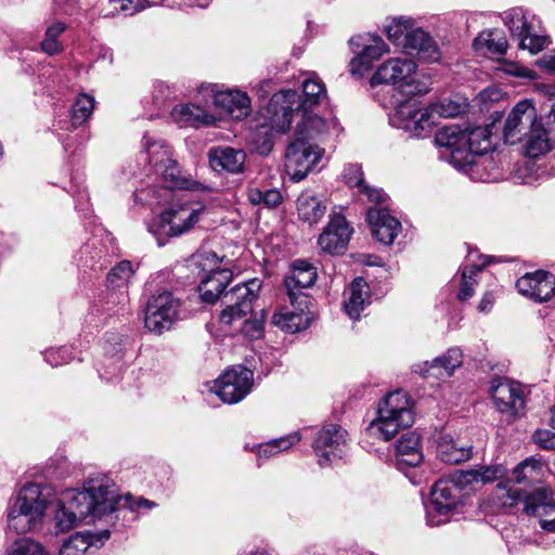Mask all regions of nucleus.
Here are the masks:
<instances>
[{
    "label": "nucleus",
    "instance_id": "42",
    "mask_svg": "<svg viewBox=\"0 0 555 555\" xmlns=\"http://www.w3.org/2000/svg\"><path fill=\"white\" fill-rule=\"evenodd\" d=\"M327 130L326 121L318 115H309L304 112V119L298 124L295 137H302L308 142L314 141Z\"/></svg>",
    "mask_w": 555,
    "mask_h": 555
},
{
    "label": "nucleus",
    "instance_id": "50",
    "mask_svg": "<svg viewBox=\"0 0 555 555\" xmlns=\"http://www.w3.org/2000/svg\"><path fill=\"white\" fill-rule=\"evenodd\" d=\"M325 92L322 82L314 79H307L302 83V100L300 107L304 112L319 103L320 96Z\"/></svg>",
    "mask_w": 555,
    "mask_h": 555
},
{
    "label": "nucleus",
    "instance_id": "28",
    "mask_svg": "<svg viewBox=\"0 0 555 555\" xmlns=\"http://www.w3.org/2000/svg\"><path fill=\"white\" fill-rule=\"evenodd\" d=\"M469 130L468 124L450 125L442 127L436 133V143L446 147L450 152V163L452 164V154L455 151H467L466 132Z\"/></svg>",
    "mask_w": 555,
    "mask_h": 555
},
{
    "label": "nucleus",
    "instance_id": "26",
    "mask_svg": "<svg viewBox=\"0 0 555 555\" xmlns=\"http://www.w3.org/2000/svg\"><path fill=\"white\" fill-rule=\"evenodd\" d=\"M209 164L214 170L240 173L244 169L246 154L243 150L230 146L214 147L208 153Z\"/></svg>",
    "mask_w": 555,
    "mask_h": 555
},
{
    "label": "nucleus",
    "instance_id": "43",
    "mask_svg": "<svg viewBox=\"0 0 555 555\" xmlns=\"http://www.w3.org/2000/svg\"><path fill=\"white\" fill-rule=\"evenodd\" d=\"M143 141L149 163L155 168V171L158 172L170 162L171 152L163 141H152L147 134L144 135Z\"/></svg>",
    "mask_w": 555,
    "mask_h": 555
},
{
    "label": "nucleus",
    "instance_id": "34",
    "mask_svg": "<svg viewBox=\"0 0 555 555\" xmlns=\"http://www.w3.org/2000/svg\"><path fill=\"white\" fill-rule=\"evenodd\" d=\"M300 300H296L293 311L276 312L272 317V323L288 333H297L308 326V318L304 314L307 304L299 306Z\"/></svg>",
    "mask_w": 555,
    "mask_h": 555
},
{
    "label": "nucleus",
    "instance_id": "40",
    "mask_svg": "<svg viewBox=\"0 0 555 555\" xmlns=\"http://www.w3.org/2000/svg\"><path fill=\"white\" fill-rule=\"evenodd\" d=\"M437 454L447 464H460L470 459L472 449L460 447L453 439L442 437L437 446Z\"/></svg>",
    "mask_w": 555,
    "mask_h": 555
},
{
    "label": "nucleus",
    "instance_id": "58",
    "mask_svg": "<svg viewBox=\"0 0 555 555\" xmlns=\"http://www.w3.org/2000/svg\"><path fill=\"white\" fill-rule=\"evenodd\" d=\"M300 434L295 431L285 437L274 439V444L276 447L278 453L281 451L288 450L292 446L300 441Z\"/></svg>",
    "mask_w": 555,
    "mask_h": 555
},
{
    "label": "nucleus",
    "instance_id": "39",
    "mask_svg": "<svg viewBox=\"0 0 555 555\" xmlns=\"http://www.w3.org/2000/svg\"><path fill=\"white\" fill-rule=\"evenodd\" d=\"M488 69L501 72L507 76L520 79L534 80L538 78L534 70L524 67L518 63L506 60L500 55L498 57L488 56Z\"/></svg>",
    "mask_w": 555,
    "mask_h": 555
},
{
    "label": "nucleus",
    "instance_id": "17",
    "mask_svg": "<svg viewBox=\"0 0 555 555\" xmlns=\"http://www.w3.org/2000/svg\"><path fill=\"white\" fill-rule=\"evenodd\" d=\"M292 267V273L285 278L284 286L289 302L295 305L296 300H300L299 306L301 307L302 304L308 302L302 289L311 287L315 283L318 276L317 268L306 260H296Z\"/></svg>",
    "mask_w": 555,
    "mask_h": 555
},
{
    "label": "nucleus",
    "instance_id": "33",
    "mask_svg": "<svg viewBox=\"0 0 555 555\" xmlns=\"http://www.w3.org/2000/svg\"><path fill=\"white\" fill-rule=\"evenodd\" d=\"M172 116L180 127H201L210 125L215 121L212 115L208 114L203 107L186 104L176 107L172 112Z\"/></svg>",
    "mask_w": 555,
    "mask_h": 555
},
{
    "label": "nucleus",
    "instance_id": "10",
    "mask_svg": "<svg viewBox=\"0 0 555 555\" xmlns=\"http://www.w3.org/2000/svg\"><path fill=\"white\" fill-rule=\"evenodd\" d=\"M261 286L262 282L259 279H251L228 289L221 297L223 309L220 312V322L232 325L250 313Z\"/></svg>",
    "mask_w": 555,
    "mask_h": 555
},
{
    "label": "nucleus",
    "instance_id": "54",
    "mask_svg": "<svg viewBox=\"0 0 555 555\" xmlns=\"http://www.w3.org/2000/svg\"><path fill=\"white\" fill-rule=\"evenodd\" d=\"M508 49V41L503 31L488 30V52L503 56Z\"/></svg>",
    "mask_w": 555,
    "mask_h": 555
},
{
    "label": "nucleus",
    "instance_id": "55",
    "mask_svg": "<svg viewBox=\"0 0 555 555\" xmlns=\"http://www.w3.org/2000/svg\"><path fill=\"white\" fill-rule=\"evenodd\" d=\"M263 321L264 312L261 310L260 315H255L253 319L245 320L242 326V332L250 339H259L263 335Z\"/></svg>",
    "mask_w": 555,
    "mask_h": 555
},
{
    "label": "nucleus",
    "instance_id": "29",
    "mask_svg": "<svg viewBox=\"0 0 555 555\" xmlns=\"http://www.w3.org/2000/svg\"><path fill=\"white\" fill-rule=\"evenodd\" d=\"M344 179L350 188H357L358 192L365 195L369 202L383 205L387 202V195L383 190L371 188L363 178V171L360 165H349L344 170Z\"/></svg>",
    "mask_w": 555,
    "mask_h": 555
},
{
    "label": "nucleus",
    "instance_id": "3",
    "mask_svg": "<svg viewBox=\"0 0 555 555\" xmlns=\"http://www.w3.org/2000/svg\"><path fill=\"white\" fill-rule=\"evenodd\" d=\"M493 505L517 507L529 516L539 518L540 527L555 532V492L547 487H538L530 493L521 492L509 482H498L492 491Z\"/></svg>",
    "mask_w": 555,
    "mask_h": 555
},
{
    "label": "nucleus",
    "instance_id": "12",
    "mask_svg": "<svg viewBox=\"0 0 555 555\" xmlns=\"http://www.w3.org/2000/svg\"><path fill=\"white\" fill-rule=\"evenodd\" d=\"M323 150L302 139L295 137L287 147L286 168L292 180L299 182L314 168L322 157Z\"/></svg>",
    "mask_w": 555,
    "mask_h": 555
},
{
    "label": "nucleus",
    "instance_id": "21",
    "mask_svg": "<svg viewBox=\"0 0 555 555\" xmlns=\"http://www.w3.org/2000/svg\"><path fill=\"white\" fill-rule=\"evenodd\" d=\"M366 220L373 236L386 246L393 243L402 229L401 222L384 207L370 208L366 214Z\"/></svg>",
    "mask_w": 555,
    "mask_h": 555
},
{
    "label": "nucleus",
    "instance_id": "61",
    "mask_svg": "<svg viewBox=\"0 0 555 555\" xmlns=\"http://www.w3.org/2000/svg\"><path fill=\"white\" fill-rule=\"evenodd\" d=\"M506 92L499 87H488V104L490 102L506 103Z\"/></svg>",
    "mask_w": 555,
    "mask_h": 555
},
{
    "label": "nucleus",
    "instance_id": "64",
    "mask_svg": "<svg viewBox=\"0 0 555 555\" xmlns=\"http://www.w3.org/2000/svg\"><path fill=\"white\" fill-rule=\"evenodd\" d=\"M278 454L276 447L274 444V441H270L268 443L259 446V455L260 456H271Z\"/></svg>",
    "mask_w": 555,
    "mask_h": 555
},
{
    "label": "nucleus",
    "instance_id": "31",
    "mask_svg": "<svg viewBox=\"0 0 555 555\" xmlns=\"http://www.w3.org/2000/svg\"><path fill=\"white\" fill-rule=\"evenodd\" d=\"M488 17L492 20L501 18L503 24L508 28L511 35L516 38L529 34V28H533V24L529 21L527 12L522 8H513L503 13H491Z\"/></svg>",
    "mask_w": 555,
    "mask_h": 555
},
{
    "label": "nucleus",
    "instance_id": "24",
    "mask_svg": "<svg viewBox=\"0 0 555 555\" xmlns=\"http://www.w3.org/2000/svg\"><path fill=\"white\" fill-rule=\"evenodd\" d=\"M214 104L220 109L221 114L236 120L246 117L250 113V100L247 93L238 90L216 92Z\"/></svg>",
    "mask_w": 555,
    "mask_h": 555
},
{
    "label": "nucleus",
    "instance_id": "46",
    "mask_svg": "<svg viewBox=\"0 0 555 555\" xmlns=\"http://www.w3.org/2000/svg\"><path fill=\"white\" fill-rule=\"evenodd\" d=\"M133 273L134 270L130 261L122 260L118 262L107 274L106 281L108 287L113 289L127 287Z\"/></svg>",
    "mask_w": 555,
    "mask_h": 555
},
{
    "label": "nucleus",
    "instance_id": "16",
    "mask_svg": "<svg viewBox=\"0 0 555 555\" xmlns=\"http://www.w3.org/2000/svg\"><path fill=\"white\" fill-rule=\"evenodd\" d=\"M203 207L190 204L171 205L159 217V227L168 236H178L189 231L199 220Z\"/></svg>",
    "mask_w": 555,
    "mask_h": 555
},
{
    "label": "nucleus",
    "instance_id": "48",
    "mask_svg": "<svg viewBox=\"0 0 555 555\" xmlns=\"http://www.w3.org/2000/svg\"><path fill=\"white\" fill-rule=\"evenodd\" d=\"M413 22L410 18L397 17L393 18L390 24L385 26L387 37L396 46L401 47L403 41L406 40L409 34L413 27Z\"/></svg>",
    "mask_w": 555,
    "mask_h": 555
},
{
    "label": "nucleus",
    "instance_id": "1",
    "mask_svg": "<svg viewBox=\"0 0 555 555\" xmlns=\"http://www.w3.org/2000/svg\"><path fill=\"white\" fill-rule=\"evenodd\" d=\"M111 485V478L96 475L89 478L81 490L69 489L64 492L61 501L53 505V529L55 533L72 530L81 521H93L108 515L112 508V496H101Z\"/></svg>",
    "mask_w": 555,
    "mask_h": 555
},
{
    "label": "nucleus",
    "instance_id": "15",
    "mask_svg": "<svg viewBox=\"0 0 555 555\" xmlns=\"http://www.w3.org/2000/svg\"><path fill=\"white\" fill-rule=\"evenodd\" d=\"M347 448V431L339 425L324 426L317 435L313 449L320 465L341 459Z\"/></svg>",
    "mask_w": 555,
    "mask_h": 555
},
{
    "label": "nucleus",
    "instance_id": "62",
    "mask_svg": "<svg viewBox=\"0 0 555 555\" xmlns=\"http://www.w3.org/2000/svg\"><path fill=\"white\" fill-rule=\"evenodd\" d=\"M535 64L539 67L545 68L550 72H555V54L543 55L542 57L537 60Z\"/></svg>",
    "mask_w": 555,
    "mask_h": 555
},
{
    "label": "nucleus",
    "instance_id": "22",
    "mask_svg": "<svg viewBox=\"0 0 555 555\" xmlns=\"http://www.w3.org/2000/svg\"><path fill=\"white\" fill-rule=\"evenodd\" d=\"M424 460L421 449V437L413 431L403 434L395 444V466L405 472L408 468L418 466Z\"/></svg>",
    "mask_w": 555,
    "mask_h": 555
},
{
    "label": "nucleus",
    "instance_id": "63",
    "mask_svg": "<svg viewBox=\"0 0 555 555\" xmlns=\"http://www.w3.org/2000/svg\"><path fill=\"white\" fill-rule=\"evenodd\" d=\"M247 199L253 205H260L262 204L263 192L259 189H249L247 191Z\"/></svg>",
    "mask_w": 555,
    "mask_h": 555
},
{
    "label": "nucleus",
    "instance_id": "56",
    "mask_svg": "<svg viewBox=\"0 0 555 555\" xmlns=\"http://www.w3.org/2000/svg\"><path fill=\"white\" fill-rule=\"evenodd\" d=\"M532 439L541 449L555 450V433L546 429H539L534 431Z\"/></svg>",
    "mask_w": 555,
    "mask_h": 555
},
{
    "label": "nucleus",
    "instance_id": "37",
    "mask_svg": "<svg viewBox=\"0 0 555 555\" xmlns=\"http://www.w3.org/2000/svg\"><path fill=\"white\" fill-rule=\"evenodd\" d=\"M463 493L468 495L470 492L482 489L486 486V466L477 465L470 469H457L451 474Z\"/></svg>",
    "mask_w": 555,
    "mask_h": 555
},
{
    "label": "nucleus",
    "instance_id": "19",
    "mask_svg": "<svg viewBox=\"0 0 555 555\" xmlns=\"http://www.w3.org/2000/svg\"><path fill=\"white\" fill-rule=\"evenodd\" d=\"M516 287L526 297L543 302L555 294V275L542 270L527 273L517 280Z\"/></svg>",
    "mask_w": 555,
    "mask_h": 555
},
{
    "label": "nucleus",
    "instance_id": "5",
    "mask_svg": "<svg viewBox=\"0 0 555 555\" xmlns=\"http://www.w3.org/2000/svg\"><path fill=\"white\" fill-rule=\"evenodd\" d=\"M527 138L526 155L535 158L551 150L547 132L537 119L534 107L528 101L519 102L509 113L504 130V142L515 144Z\"/></svg>",
    "mask_w": 555,
    "mask_h": 555
},
{
    "label": "nucleus",
    "instance_id": "45",
    "mask_svg": "<svg viewBox=\"0 0 555 555\" xmlns=\"http://www.w3.org/2000/svg\"><path fill=\"white\" fill-rule=\"evenodd\" d=\"M3 555H49V552L40 542L24 537L13 541Z\"/></svg>",
    "mask_w": 555,
    "mask_h": 555
},
{
    "label": "nucleus",
    "instance_id": "27",
    "mask_svg": "<svg viewBox=\"0 0 555 555\" xmlns=\"http://www.w3.org/2000/svg\"><path fill=\"white\" fill-rule=\"evenodd\" d=\"M231 280L232 272L230 270L223 269L210 272L197 287L202 301L206 304L221 301V297L228 292L225 288Z\"/></svg>",
    "mask_w": 555,
    "mask_h": 555
},
{
    "label": "nucleus",
    "instance_id": "57",
    "mask_svg": "<svg viewBox=\"0 0 555 555\" xmlns=\"http://www.w3.org/2000/svg\"><path fill=\"white\" fill-rule=\"evenodd\" d=\"M350 73L353 76H362L371 69V64L359 53L350 61Z\"/></svg>",
    "mask_w": 555,
    "mask_h": 555
},
{
    "label": "nucleus",
    "instance_id": "38",
    "mask_svg": "<svg viewBox=\"0 0 555 555\" xmlns=\"http://www.w3.org/2000/svg\"><path fill=\"white\" fill-rule=\"evenodd\" d=\"M106 492L107 496H112V508L109 509L108 514L120 508L139 511L141 508H152L153 506H155L154 502L144 498H134L131 494L119 495L115 489V485L112 479L108 489H106L105 491H100V495L104 496V494L106 495Z\"/></svg>",
    "mask_w": 555,
    "mask_h": 555
},
{
    "label": "nucleus",
    "instance_id": "52",
    "mask_svg": "<svg viewBox=\"0 0 555 555\" xmlns=\"http://www.w3.org/2000/svg\"><path fill=\"white\" fill-rule=\"evenodd\" d=\"M468 126L469 130L466 132L467 151H464V154L472 153L479 155V157L485 156L486 147H482L481 144L486 140V127Z\"/></svg>",
    "mask_w": 555,
    "mask_h": 555
},
{
    "label": "nucleus",
    "instance_id": "47",
    "mask_svg": "<svg viewBox=\"0 0 555 555\" xmlns=\"http://www.w3.org/2000/svg\"><path fill=\"white\" fill-rule=\"evenodd\" d=\"M157 173L164 177L169 189H191V180L182 176L177 162L172 158Z\"/></svg>",
    "mask_w": 555,
    "mask_h": 555
},
{
    "label": "nucleus",
    "instance_id": "2",
    "mask_svg": "<svg viewBox=\"0 0 555 555\" xmlns=\"http://www.w3.org/2000/svg\"><path fill=\"white\" fill-rule=\"evenodd\" d=\"M55 502L54 490L44 483H26L8 507L7 526L16 534L40 527L46 513Z\"/></svg>",
    "mask_w": 555,
    "mask_h": 555
},
{
    "label": "nucleus",
    "instance_id": "9",
    "mask_svg": "<svg viewBox=\"0 0 555 555\" xmlns=\"http://www.w3.org/2000/svg\"><path fill=\"white\" fill-rule=\"evenodd\" d=\"M182 301L171 292L163 289L153 294L146 302L145 307V327L160 335L171 327L181 319Z\"/></svg>",
    "mask_w": 555,
    "mask_h": 555
},
{
    "label": "nucleus",
    "instance_id": "4",
    "mask_svg": "<svg viewBox=\"0 0 555 555\" xmlns=\"http://www.w3.org/2000/svg\"><path fill=\"white\" fill-rule=\"evenodd\" d=\"M467 103L465 100L444 98L428 107L418 108L412 101L401 102L390 116V124L410 132L413 137H426L436 125L438 117L453 118L461 115Z\"/></svg>",
    "mask_w": 555,
    "mask_h": 555
},
{
    "label": "nucleus",
    "instance_id": "32",
    "mask_svg": "<svg viewBox=\"0 0 555 555\" xmlns=\"http://www.w3.org/2000/svg\"><path fill=\"white\" fill-rule=\"evenodd\" d=\"M370 287L365 280L361 276L356 278L350 285V295L345 301V311L352 320H358L360 313L369 304Z\"/></svg>",
    "mask_w": 555,
    "mask_h": 555
},
{
    "label": "nucleus",
    "instance_id": "6",
    "mask_svg": "<svg viewBox=\"0 0 555 555\" xmlns=\"http://www.w3.org/2000/svg\"><path fill=\"white\" fill-rule=\"evenodd\" d=\"M416 69V63L411 59L387 60L372 76L371 86L392 85L405 95L425 94L430 90L431 78Z\"/></svg>",
    "mask_w": 555,
    "mask_h": 555
},
{
    "label": "nucleus",
    "instance_id": "13",
    "mask_svg": "<svg viewBox=\"0 0 555 555\" xmlns=\"http://www.w3.org/2000/svg\"><path fill=\"white\" fill-rule=\"evenodd\" d=\"M253 371L244 366H235L225 371L214 385V392L228 404L237 403L251 390Z\"/></svg>",
    "mask_w": 555,
    "mask_h": 555
},
{
    "label": "nucleus",
    "instance_id": "36",
    "mask_svg": "<svg viewBox=\"0 0 555 555\" xmlns=\"http://www.w3.org/2000/svg\"><path fill=\"white\" fill-rule=\"evenodd\" d=\"M546 472V466L540 457L530 456L520 462L513 470L517 483L533 485L539 482Z\"/></svg>",
    "mask_w": 555,
    "mask_h": 555
},
{
    "label": "nucleus",
    "instance_id": "30",
    "mask_svg": "<svg viewBox=\"0 0 555 555\" xmlns=\"http://www.w3.org/2000/svg\"><path fill=\"white\" fill-rule=\"evenodd\" d=\"M297 211L300 220L313 225L324 217L326 205L311 191H305L297 198Z\"/></svg>",
    "mask_w": 555,
    "mask_h": 555
},
{
    "label": "nucleus",
    "instance_id": "41",
    "mask_svg": "<svg viewBox=\"0 0 555 555\" xmlns=\"http://www.w3.org/2000/svg\"><path fill=\"white\" fill-rule=\"evenodd\" d=\"M365 39L361 36L352 37L349 40L351 47L362 48L359 53L372 65V63L386 53L387 47L378 36H370L369 42H362Z\"/></svg>",
    "mask_w": 555,
    "mask_h": 555
},
{
    "label": "nucleus",
    "instance_id": "51",
    "mask_svg": "<svg viewBox=\"0 0 555 555\" xmlns=\"http://www.w3.org/2000/svg\"><path fill=\"white\" fill-rule=\"evenodd\" d=\"M66 26L62 22H56L46 30V38L41 42V49L49 55H54L61 51V44L57 38L64 33Z\"/></svg>",
    "mask_w": 555,
    "mask_h": 555
},
{
    "label": "nucleus",
    "instance_id": "8",
    "mask_svg": "<svg viewBox=\"0 0 555 555\" xmlns=\"http://www.w3.org/2000/svg\"><path fill=\"white\" fill-rule=\"evenodd\" d=\"M430 506L426 520L431 527L449 521L450 517L465 504V494L450 474L435 482L430 493Z\"/></svg>",
    "mask_w": 555,
    "mask_h": 555
},
{
    "label": "nucleus",
    "instance_id": "20",
    "mask_svg": "<svg viewBox=\"0 0 555 555\" xmlns=\"http://www.w3.org/2000/svg\"><path fill=\"white\" fill-rule=\"evenodd\" d=\"M463 363V353L459 348H450L446 353L437 357L433 361H425L416 363L412 366L415 374L423 377H435L437 379H444L453 375L454 370L460 367Z\"/></svg>",
    "mask_w": 555,
    "mask_h": 555
},
{
    "label": "nucleus",
    "instance_id": "14",
    "mask_svg": "<svg viewBox=\"0 0 555 555\" xmlns=\"http://www.w3.org/2000/svg\"><path fill=\"white\" fill-rule=\"evenodd\" d=\"M296 98L297 93L291 90L274 93L262 113L264 121L261 127L280 133L288 131L293 120V104Z\"/></svg>",
    "mask_w": 555,
    "mask_h": 555
},
{
    "label": "nucleus",
    "instance_id": "59",
    "mask_svg": "<svg viewBox=\"0 0 555 555\" xmlns=\"http://www.w3.org/2000/svg\"><path fill=\"white\" fill-rule=\"evenodd\" d=\"M282 202V195L281 193L275 190H267L263 192V199L262 204L268 208H274Z\"/></svg>",
    "mask_w": 555,
    "mask_h": 555
},
{
    "label": "nucleus",
    "instance_id": "25",
    "mask_svg": "<svg viewBox=\"0 0 555 555\" xmlns=\"http://www.w3.org/2000/svg\"><path fill=\"white\" fill-rule=\"evenodd\" d=\"M401 48L408 54L416 55L425 62H437L440 59V51L433 38L423 29L414 28V26Z\"/></svg>",
    "mask_w": 555,
    "mask_h": 555
},
{
    "label": "nucleus",
    "instance_id": "53",
    "mask_svg": "<svg viewBox=\"0 0 555 555\" xmlns=\"http://www.w3.org/2000/svg\"><path fill=\"white\" fill-rule=\"evenodd\" d=\"M529 34H524L519 38V49L528 50L531 54H537L548 44L546 36H540L533 33V28H529Z\"/></svg>",
    "mask_w": 555,
    "mask_h": 555
},
{
    "label": "nucleus",
    "instance_id": "11",
    "mask_svg": "<svg viewBox=\"0 0 555 555\" xmlns=\"http://www.w3.org/2000/svg\"><path fill=\"white\" fill-rule=\"evenodd\" d=\"M490 392L496 411L506 421L513 422L524 415L527 390L520 383L496 377L491 380Z\"/></svg>",
    "mask_w": 555,
    "mask_h": 555
},
{
    "label": "nucleus",
    "instance_id": "7",
    "mask_svg": "<svg viewBox=\"0 0 555 555\" xmlns=\"http://www.w3.org/2000/svg\"><path fill=\"white\" fill-rule=\"evenodd\" d=\"M413 423L411 400L406 392L397 390L388 393L378 404L377 417L371 423V428L387 441Z\"/></svg>",
    "mask_w": 555,
    "mask_h": 555
},
{
    "label": "nucleus",
    "instance_id": "35",
    "mask_svg": "<svg viewBox=\"0 0 555 555\" xmlns=\"http://www.w3.org/2000/svg\"><path fill=\"white\" fill-rule=\"evenodd\" d=\"M452 165L464 171L472 180L481 181L486 173L485 156L455 151L452 154Z\"/></svg>",
    "mask_w": 555,
    "mask_h": 555
},
{
    "label": "nucleus",
    "instance_id": "60",
    "mask_svg": "<svg viewBox=\"0 0 555 555\" xmlns=\"http://www.w3.org/2000/svg\"><path fill=\"white\" fill-rule=\"evenodd\" d=\"M115 2L120 3V10L121 11H130V14H133L134 12L142 9L144 5V0H114Z\"/></svg>",
    "mask_w": 555,
    "mask_h": 555
},
{
    "label": "nucleus",
    "instance_id": "44",
    "mask_svg": "<svg viewBox=\"0 0 555 555\" xmlns=\"http://www.w3.org/2000/svg\"><path fill=\"white\" fill-rule=\"evenodd\" d=\"M485 266L486 260H482L479 264H466L462 269L461 287L457 294L459 300L465 301L474 295V286L477 284V276L481 275Z\"/></svg>",
    "mask_w": 555,
    "mask_h": 555
},
{
    "label": "nucleus",
    "instance_id": "49",
    "mask_svg": "<svg viewBox=\"0 0 555 555\" xmlns=\"http://www.w3.org/2000/svg\"><path fill=\"white\" fill-rule=\"evenodd\" d=\"M94 108V99L88 94H80L72 107V125L81 126L92 114Z\"/></svg>",
    "mask_w": 555,
    "mask_h": 555
},
{
    "label": "nucleus",
    "instance_id": "18",
    "mask_svg": "<svg viewBox=\"0 0 555 555\" xmlns=\"http://www.w3.org/2000/svg\"><path fill=\"white\" fill-rule=\"evenodd\" d=\"M352 229L341 215H334L319 236L321 249L331 255H338L345 251L351 237Z\"/></svg>",
    "mask_w": 555,
    "mask_h": 555
},
{
    "label": "nucleus",
    "instance_id": "23",
    "mask_svg": "<svg viewBox=\"0 0 555 555\" xmlns=\"http://www.w3.org/2000/svg\"><path fill=\"white\" fill-rule=\"evenodd\" d=\"M109 534L108 530L99 533L77 532L63 543L60 555H94L104 541L108 540Z\"/></svg>",
    "mask_w": 555,
    "mask_h": 555
}]
</instances>
